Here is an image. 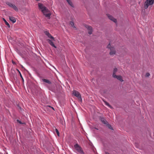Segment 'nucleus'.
<instances>
[{
    "label": "nucleus",
    "mask_w": 154,
    "mask_h": 154,
    "mask_svg": "<svg viewBox=\"0 0 154 154\" xmlns=\"http://www.w3.org/2000/svg\"><path fill=\"white\" fill-rule=\"evenodd\" d=\"M38 6L39 9L41 10L44 15L46 17H48V19H50L51 14L49 11L42 3H39Z\"/></svg>",
    "instance_id": "obj_1"
},
{
    "label": "nucleus",
    "mask_w": 154,
    "mask_h": 154,
    "mask_svg": "<svg viewBox=\"0 0 154 154\" xmlns=\"http://www.w3.org/2000/svg\"><path fill=\"white\" fill-rule=\"evenodd\" d=\"M154 0H146L144 3V7L145 9H146L149 5H151L153 4Z\"/></svg>",
    "instance_id": "obj_2"
},
{
    "label": "nucleus",
    "mask_w": 154,
    "mask_h": 154,
    "mask_svg": "<svg viewBox=\"0 0 154 154\" xmlns=\"http://www.w3.org/2000/svg\"><path fill=\"white\" fill-rule=\"evenodd\" d=\"M72 94L77 97L79 101H82V99L81 97V95L79 92L76 90H74L72 91Z\"/></svg>",
    "instance_id": "obj_3"
},
{
    "label": "nucleus",
    "mask_w": 154,
    "mask_h": 154,
    "mask_svg": "<svg viewBox=\"0 0 154 154\" xmlns=\"http://www.w3.org/2000/svg\"><path fill=\"white\" fill-rule=\"evenodd\" d=\"M107 48L109 49L110 50V55H113L115 54L116 51L114 48L112 47L111 46L110 44L109 43L107 46Z\"/></svg>",
    "instance_id": "obj_4"
},
{
    "label": "nucleus",
    "mask_w": 154,
    "mask_h": 154,
    "mask_svg": "<svg viewBox=\"0 0 154 154\" xmlns=\"http://www.w3.org/2000/svg\"><path fill=\"white\" fill-rule=\"evenodd\" d=\"M74 147L78 152L81 154H83L84 152L82 148L78 144H76L74 146Z\"/></svg>",
    "instance_id": "obj_5"
},
{
    "label": "nucleus",
    "mask_w": 154,
    "mask_h": 154,
    "mask_svg": "<svg viewBox=\"0 0 154 154\" xmlns=\"http://www.w3.org/2000/svg\"><path fill=\"white\" fill-rule=\"evenodd\" d=\"M47 40L49 44L50 45H51L52 46L54 47L55 48H57L56 46L55 45L53 42V41H55V40H54H54H53V39H47Z\"/></svg>",
    "instance_id": "obj_6"
},
{
    "label": "nucleus",
    "mask_w": 154,
    "mask_h": 154,
    "mask_svg": "<svg viewBox=\"0 0 154 154\" xmlns=\"http://www.w3.org/2000/svg\"><path fill=\"white\" fill-rule=\"evenodd\" d=\"M108 18L111 20L112 21L116 23L117 22V20L116 19L114 18V17H112L111 15L109 14H107V15Z\"/></svg>",
    "instance_id": "obj_7"
},
{
    "label": "nucleus",
    "mask_w": 154,
    "mask_h": 154,
    "mask_svg": "<svg viewBox=\"0 0 154 154\" xmlns=\"http://www.w3.org/2000/svg\"><path fill=\"white\" fill-rule=\"evenodd\" d=\"M86 28L88 30V33L89 34L91 35L92 34V28L91 26H87Z\"/></svg>",
    "instance_id": "obj_8"
},
{
    "label": "nucleus",
    "mask_w": 154,
    "mask_h": 154,
    "mask_svg": "<svg viewBox=\"0 0 154 154\" xmlns=\"http://www.w3.org/2000/svg\"><path fill=\"white\" fill-rule=\"evenodd\" d=\"M114 78H116L117 79L119 80L121 82H123V80L122 79V77L121 75H116L115 76L113 77Z\"/></svg>",
    "instance_id": "obj_9"
},
{
    "label": "nucleus",
    "mask_w": 154,
    "mask_h": 154,
    "mask_svg": "<svg viewBox=\"0 0 154 154\" xmlns=\"http://www.w3.org/2000/svg\"><path fill=\"white\" fill-rule=\"evenodd\" d=\"M9 20L10 21H12V22L13 23H15L16 21V20L15 18L14 17H9Z\"/></svg>",
    "instance_id": "obj_10"
},
{
    "label": "nucleus",
    "mask_w": 154,
    "mask_h": 154,
    "mask_svg": "<svg viewBox=\"0 0 154 154\" xmlns=\"http://www.w3.org/2000/svg\"><path fill=\"white\" fill-rule=\"evenodd\" d=\"M100 119L101 121L104 124H106L107 123H108L107 122L106 120L103 117H101L100 118Z\"/></svg>",
    "instance_id": "obj_11"
},
{
    "label": "nucleus",
    "mask_w": 154,
    "mask_h": 154,
    "mask_svg": "<svg viewBox=\"0 0 154 154\" xmlns=\"http://www.w3.org/2000/svg\"><path fill=\"white\" fill-rule=\"evenodd\" d=\"M66 1L70 6L72 7H74L73 5L70 0H66Z\"/></svg>",
    "instance_id": "obj_12"
},
{
    "label": "nucleus",
    "mask_w": 154,
    "mask_h": 154,
    "mask_svg": "<svg viewBox=\"0 0 154 154\" xmlns=\"http://www.w3.org/2000/svg\"><path fill=\"white\" fill-rule=\"evenodd\" d=\"M6 4L8 5L9 6L11 7V8H13V6H14V5L13 4L10 2H7L6 3Z\"/></svg>",
    "instance_id": "obj_13"
},
{
    "label": "nucleus",
    "mask_w": 154,
    "mask_h": 154,
    "mask_svg": "<svg viewBox=\"0 0 154 154\" xmlns=\"http://www.w3.org/2000/svg\"><path fill=\"white\" fill-rule=\"evenodd\" d=\"M117 69L116 68H115L114 69L113 73L112 74L113 77L115 76V75H116V72H117Z\"/></svg>",
    "instance_id": "obj_14"
},
{
    "label": "nucleus",
    "mask_w": 154,
    "mask_h": 154,
    "mask_svg": "<svg viewBox=\"0 0 154 154\" xmlns=\"http://www.w3.org/2000/svg\"><path fill=\"white\" fill-rule=\"evenodd\" d=\"M42 80L43 82H46V83H48V84H51V82L48 79H42Z\"/></svg>",
    "instance_id": "obj_15"
},
{
    "label": "nucleus",
    "mask_w": 154,
    "mask_h": 154,
    "mask_svg": "<svg viewBox=\"0 0 154 154\" xmlns=\"http://www.w3.org/2000/svg\"><path fill=\"white\" fill-rule=\"evenodd\" d=\"M2 19L4 21L5 24L8 27H10V25L7 22L6 20L4 18H3Z\"/></svg>",
    "instance_id": "obj_16"
},
{
    "label": "nucleus",
    "mask_w": 154,
    "mask_h": 154,
    "mask_svg": "<svg viewBox=\"0 0 154 154\" xmlns=\"http://www.w3.org/2000/svg\"><path fill=\"white\" fill-rule=\"evenodd\" d=\"M103 101L106 105V106H108V107L110 108H111V106L107 102L104 100H103Z\"/></svg>",
    "instance_id": "obj_17"
},
{
    "label": "nucleus",
    "mask_w": 154,
    "mask_h": 154,
    "mask_svg": "<svg viewBox=\"0 0 154 154\" xmlns=\"http://www.w3.org/2000/svg\"><path fill=\"white\" fill-rule=\"evenodd\" d=\"M48 37L51 39H53L54 40V37L52 36L50 33L47 35Z\"/></svg>",
    "instance_id": "obj_18"
},
{
    "label": "nucleus",
    "mask_w": 154,
    "mask_h": 154,
    "mask_svg": "<svg viewBox=\"0 0 154 154\" xmlns=\"http://www.w3.org/2000/svg\"><path fill=\"white\" fill-rule=\"evenodd\" d=\"M70 25L73 28H76L75 26H74V23L73 22L71 21L70 23Z\"/></svg>",
    "instance_id": "obj_19"
},
{
    "label": "nucleus",
    "mask_w": 154,
    "mask_h": 154,
    "mask_svg": "<svg viewBox=\"0 0 154 154\" xmlns=\"http://www.w3.org/2000/svg\"><path fill=\"white\" fill-rule=\"evenodd\" d=\"M106 125L109 128L113 130L112 128L111 127V125L109 124H108V123H107Z\"/></svg>",
    "instance_id": "obj_20"
},
{
    "label": "nucleus",
    "mask_w": 154,
    "mask_h": 154,
    "mask_svg": "<svg viewBox=\"0 0 154 154\" xmlns=\"http://www.w3.org/2000/svg\"><path fill=\"white\" fill-rule=\"evenodd\" d=\"M16 11H18V9L17 7L14 5L13 8Z\"/></svg>",
    "instance_id": "obj_21"
},
{
    "label": "nucleus",
    "mask_w": 154,
    "mask_h": 154,
    "mask_svg": "<svg viewBox=\"0 0 154 154\" xmlns=\"http://www.w3.org/2000/svg\"><path fill=\"white\" fill-rule=\"evenodd\" d=\"M55 130H56V133H57V135L58 136H59V132L58 131V130H57V129H56H56H55Z\"/></svg>",
    "instance_id": "obj_22"
},
{
    "label": "nucleus",
    "mask_w": 154,
    "mask_h": 154,
    "mask_svg": "<svg viewBox=\"0 0 154 154\" xmlns=\"http://www.w3.org/2000/svg\"><path fill=\"white\" fill-rule=\"evenodd\" d=\"M20 77H21V79H22L23 82L24 81V79H23V77H22V75L21 74V73H20Z\"/></svg>",
    "instance_id": "obj_23"
},
{
    "label": "nucleus",
    "mask_w": 154,
    "mask_h": 154,
    "mask_svg": "<svg viewBox=\"0 0 154 154\" xmlns=\"http://www.w3.org/2000/svg\"><path fill=\"white\" fill-rule=\"evenodd\" d=\"M44 32H45V34L46 35H48V34H49V32H48V31H45Z\"/></svg>",
    "instance_id": "obj_24"
},
{
    "label": "nucleus",
    "mask_w": 154,
    "mask_h": 154,
    "mask_svg": "<svg viewBox=\"0 0 154 154\" xmlns=\"http://www.w3.org/2000/svg\"><path fill=\"white\" fill-rule=\"evenodd\" d=\"M17 122L19 123L20 124H23V123L21 122V121H20V120H18V119H17Z\"/></svg>",
    "instance_id": "obj_25"
},
{
    "label": "nucleus",
    "mask_w": 154,
    "mask_h": 154,
    "mask_svg": "<svg viewBox=\"0 0 154 154\" xmlns=\"http://www.w3.org/2000/svg\"><path fill=\"white\" fill-rule=\"evenodd\" d=\"M149 75H150V74H149V73H147L146 74V77H148Z\"/></svg>",
    "instance_id": "obj_26"
},
{
    "label": "nucleus",
    "mask_w": 154,
    "mask_h": 154,
    "mask_svg": "<svg viewBox=\"0 0 154 154\" xmlns=\"http://www.w3.org/2000/svg\"><path fill=\"white\" fill-rule=\"evenodd\" d=\"M17 70H18V71L19 73L20 74V71L18 70L17 69Z\"/></svg>",
    "instance_id": "obj_27"
},
{
    "label": "nucleus",
    "mask_w": 154,
    "mask_h": 154,
    "mask_svg": "<svg viewBox=\"0 0 154 154\" xmlns=\"http://www.w3.org/2000/svg\"><path fill=\"white\" fill-rule=\"evenodd\" d=\"M17 70H18V71L19 73L20 74V71L18 70L17 69Z\"/></svg>",
    "instance_id": "obj_28"
},
{
    "label": "nucleus",
    "mask_w": 154,
    "mask_h": 154,
    "mask_svg": "<svg viewBox=\"0 0 154 154\" xmlns=\"http://www.w3.org/2000/svg\"><path fill=\"white\" fill-rule=\"evenodd\" d=\"M12 63L14 64L15 63V62H13V61H12Z\"/></svg>",
    "instance_id": "obj_29"
},
{
    "label": "nucleus",
    "mask_w": 154,
    "mask_h": 154,
    "mask_svg": "<svg viewBox=\"0 0 154 154\" xmlns=\"http://www.w3.org/2000/svg\"><path fill=\"white\" fill-rule=\"evenodd\" d=\"M106 154H109V153H108V152H106Z\"/></svg>",
    "instance_id": "obj_30"
},
{
    "label": "nucleus",
    "mask_w": 154,
    "mask_h": 154,
    "mask_svg": "<svg viewBox=\"0 0 154 154\" xmlns=\"http://www.w3.org/2000/svg\"><path fill=\"white\" fill-rule=\"evenodd\" d=\"M51 108L52 109H53L54 110V108L53 107H51Z\"/></svg>",
    "instance_id": "obj_31"
},
{
    "label": "nucleus",
    "mask_w": 154,
    "mask_h": 154,
    "mask_svg": "<svg viewBox=\"0 0 154 154\" xmlns=\"http://www.w3.org/2000/svg\"><path fill=\"white\" fill-rule=\"evenodd\" d=\"M49 107H51L50 106H49Z\"/></svg>",
    "instance_id": "obj_32"
}]
</instances>
